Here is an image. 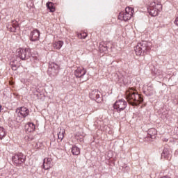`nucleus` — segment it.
Segmentation results:
<instances>
[{
    "label": "nucleus",
    "instance_id": "1",
    "mask_svg": "<svg viewBox=\"0 0 178 178\" xmlns=\"http://www.w3.org/2000/svg\"><path fill=\"white\" fill-rule=\"evenodd\" d=\"M127 100L133 106H136L137 105H140L144 99L143 98V95L139 94L137 90L134 89H129L126 92Z\"/></svg>",
    "mask_w": 178,
    "mask_h": 178
},
{
    "label": "nucleus",
    "instance_id": "2",
    "mask_svg": "<svg viewBox=\"0 0 178 178\" xmlns=\"http://www.w3.org/2000/svg\"><path fill=\"white\" fill-rule=\"evenodd\" d=\"M134 13V8L131 7H127L125 8V12L120 13L118 15V19L120 20H124V22H127L130 20L133 17V14Z\"/></svg>",
    "mask_w": 178,
    "mask_h": 178
},
{
    "label": "nucleus",
    "instance_id": "3",
    "mask_svg": "<svg viewBox=\"0 0 178 178\" xmlns=\"http://www.w3.org/2000/svg\"><path fill=\"white\" fill-rule=\"evenodd\" d=\"M162 9V6L161 4L155 3V1H152L150 3L147 10L151 16L155 17L158 16L159 13V10Z\"/></svg>",
    "mask_w": 178,
    "mask_h": 178
},
{
    "label": "nucleus",
    "instance_id": "4",
    "mask_svg": "<svg viewBox=\"0 0 178 178\" xmlns=\"http://www.w3.org/2000/svg\"><path fill=\"white\" fill-rule=\"evenodd\" d=\"M47 73L50 77H56L59 74V65L55 63H50Z\"/></svg>",
    "mask_w": 178,
    "mask_h": 178
},
{
    "label": "nucleus",
    "instance_id": "5",
    "mask_svg": "<svg viewBox=\"0 0 178 178\" xmlns=\"http://www.w3.org/2000/svg\"><path fill=\"white\" fill-rule=\"evenodd\" d=\"M30 55V49L19 48L17 49V56H18V58H20V59H22V60H26V59H29Z\"/></svg>",
    "mask_w": 178,
    "mask_h": 178
},
{
    "label": "nucleus",
    "instance_id": "6",
    "mask_svg": "<svg viewBox=\"0 0 178 178\" xmlns=\"http://www.w3.org/2000/svg\"><path fill=\"white\" fill-rule=\"evenodd\" d=\"M13 162L17 166L18 165H22L24 162H26V156L23 153H18L15 154L13 158Z\"/></svg>",
    "mask_w": 178,
    "mask_h": 178
},
{
    "label": "nucleus",
    "instance_id": "7",
    "mask_svg": "<svg viewBox=\"0 0 178 178\" xmlns=\"http://www.w3.org/2000/svg\"><path fill=\"white\" fill-rule=\"evenodd\" d=\"M113 106L114 109H116L119 112H122V111H124V109H126L127 102H126L124 99H120L115 102Z\"/></svg>",
    "mask_w": 178,
    "mask_h": 178
},
{
    "label": "nucleus",
    "instance_id": "8",
    "mask_svg": "<svg viewBox=\"0 0 178 178\" xmlns=\"http://www.w3.org/2000/svg\"><path fill=\"white\" fill-rule=\"evenodd\" d=\"M54 166V160L51 157H47L43 161V169L49 170Z\"/></svg>",
    "mask_w": 178,
    "mask_h": 178
},
{
    "label": "nucleus",
    "instance_id": "9",
    "mask_svg": "<svg viewBox=\"0 0 178 178\" xmlns=\"http://www.w3.org/2000/svg\"><path fill=\"white\" fill-rule=\"evenodd\" d=\"M16 112L19 118H26V116H29L30 113L29 108L26 107H21L20 108H17Z\"/></svg>",
    "mask_w": 178,
    "mask_h": 178
},
{
    "label": "nucleus",
    "instance_id": "10",
    "mask_svg": "<svg viewBox=\"0 0 178 178\" xmlns=\"http://www.w3.org/2000/svg\"><path fill=\"white\" fill-rule=\"evenodd\" d=\"M31 41H38L40 40V31L35 29L31 32L30 37Z\"/></svg>",
    "mask_w": 178,
    "mask_h": 178
},
{
    "label": "nucleus",
    "instance_id": "11",
    "mask_svg": "<svg viewBox=\"0 0 178 178\" xmlns=\"http://www.w3.org/2000/svg\"><path fill=\"white\" fill-rule=\"evenodd\" d=\"M139 45H140V47L142 48V51H143V52H145L151 49V47H152V43L147 41H143L141 43H139Z\"/></svg>",
    "mask_w": 178,
    "mask_h": 178
},
{
    "label": "nucleus",
    "instance_id": "12",
    "mask_svg": "<svg viewBox=\"0 0 178 178\" xmlns=\"http://www.w3.org/2000/svg\"><path fill=\"white\" fill-rule=\"evenodd\" d=\"M87 72L83 67H79L75 71H74V76L76 77H83L84 74H86Z\"/></svg>",
    "mask_w": 178,
    "mask_h": 178
},
{
    "label": "nucleus",
    "instance_id": "13",
    "mask_svg": "<svg viewBox=\"0 0 178 178\" xmlns=\"http://www.w3.org/2000/svg\"><path fill=\"white\" fill-rule=\"evenodd\" d=\"M65 42L63 40H56L52 42V47L54 49H57V51L60 50V48L63 47Z\"/></svg>",
    "mask_w": 178,
    "mask_h": 178
},
{
    "label": "nucleus",
    "instance_id": "14",
    "mask_svg": "<svg viewBox=\"0 0 178 178\" xmlns=\"http://www.w3.org/2000/svg\"><path fill=\"white\" fill-rule=\"evenodd\" d=\"M101 97V92H99L98 90H94L90 93V98L92 99H95V101H97V99H99Z\"/></svg>",
    "mask_w": 178,
    "mask_h": 178
},
{
    "label": "nucleus",
    "instance_id": "15",
    "mask_svg": "<svg viewBox=\"0 0 178 178\" xmlns=\"http://www.w3.org/2000/svg\"><path fill=\"white\" fill-rule=\"evenodd\" d=\"M26 133H33L35 130V124L33 122H28L25 126Z\"/></svg>",
    "mask_w": 178,
    "mask_h": 178
},
{
    "label": "nucleus",
    "instance_id": "16",
    "mask_svg": "<svg viewBox=\"0 0 178 178\" xmlns=\"http://www.w3.org/2000/svg\"><path fill=\"white\" fill-rule=\"evenodd\" d=\"M17 29H19V26L15 23L7 26V29L8 31H10V33H17Z\"/></svg>",
    "mask_w": 178,
    "mask_h": 178
},
{
    "label": "nucleus",
    "instance_id": "17",
    "mask_svg": "<svg viewBox=\"0 0 178 178\" xmlns=\"http://www.w3.org/2000/svg\"><path fill=\"white\" fill-rule=\"evenodd\" d=\"M47 8L50 10V12L54 13L55 12V4L52 2H47L46 3Z\"/></svg>",
    "mask_w": 178,
    "mask_h": 178
},
{
    "label": "nucleus",
    "instance_id": "18",
    "mask_svg": "<svg viewBox=\"0 0 178 178\" xmlns=\"http://www.w3.org/2000/svg\"><path fill=\"white\" fill-rule=\"evenodd\" d=\"M135 52L138 56H140V55H141V54H143V49L141 48V45H140V44H137V46L135 47Z\"/></svg>",
    "mask_w": 178,
    "mask_h": 178
},
{
    "label": "nucleus",
    "instance_id": "19",
    "mask_svg": "<svg viewBox=\"0 0 178 178\" xmlns=\"http://www.w3.org/2000/svg\"><path fill=\"white\" fill-rule=\"evenodd\" d=\"M72 155H80V148L75 145L73 146L72 147Z\"/></svg>",
    "mask_w": 178,
    "mask_h": 178
},
{
    "label": "nucleus",
    "instance_id": "20",
    "mask_svg": "<svg viewBox=\"0 0 178 178\" xmlns=\"http://www.w3.org/2000/svg\"><path fill=\"white\" fill-rule=\"evenodd\" d=\"M148 134L152 138L154 136H156V129L155 128H151L148 130Z\"/></svg>",
    "mask_w": 178,
    "mask_h": 178
},
{
    "label": "nucleus",
    "instance_id": "21",
    "mask_svg": "<svg viewBox=\"0 0 178 178\" xmlns=\"http://www.w3.org/2000/svg\"><path fill=\"white\" fill-rule=\"evenodd\" d=\"M88 35V33L86 32H81L80 33L77 34V37L79 38V40H84Z\"/></svg>",
    "mask_w": 178,
    "mask_h": 178
},
{
    "label": "nucleus",
    "instance_id": "22",
    "mask_svg": "<svg viewBox=\"0 0 178 178\" xmlns=\"http://www.w3.org/2000/svg\"><path fill=\"white\" fill-rule=\"evenodd\" d=\"M6 136V131L5 130V128L0 127V140H2L3 137Z\"/></svg>",
    "mask_w": 178,
    "mask_h": 178
},
{
    "label": "nucleus",
    "instance_id": "23",
    "mask_svg": "<svg viewBox=\"0 0 178 178\" xmlns=\"http://www.w3.org/2000/svg\"><path fill=\"white\" fill-rule=\"evenodd\" d=\"M33 149H40V142H33L32 144Z\"/></svg>",
    "mask_w": 178,
    "mask_h": 178
},
{
    "label": "nucleus",
    "instance_id": "24",
    "mask_svg": "<svg viewBox=\"0 0 178 178\" xmlns=\"http://www.w3.org/2000/svg\"><path fill=\"white\" fill-rule=\"evenodd\" d=\"M58 137L60 140H63V137H65V130H62L59 132Z\"/></svg>",
    "mask_w": 178,
    "mask_h": 178
},
{
    "label": "nucleus",
    "instance_id": "25",
    "mask_svg": "<svg viewBox=\"0 0 178 178\" xmlns=\"http://www.w3.org/2000/svg\"><path fill=\"white\" fill-rule=\"evenodd\" d=\"M17 70L16 66H13V67H12V70Z\"/></svg>",
    "mask_w": 178,
    "mask_h": 178
},
{
    "label": "nucleus",
    "instance_id": "26",
    "mask_svg": "<svg viewBox=\"0 0 178 178\" xmlns=\"http://www.w3.org/2000/svg\"><path fill=\"white\" fill-rule=\"evenodd\" d=\"M163 141H168V139L165 138V139H163Z\"/></svg>",
    "mask_w": 178,
    "mask_h": 178
},
{
    "label": "nucleus",
    "instance_id": "27",
    "mask_svg": "<svg viewBox=\"0 0 178 178\" xmlns=\"http://www.w3.org/2000/svg\"><path fill=\"white\" fill-rule=\"evenodd\" d=\"M1 108H2V106H0V112H1Z\"/></svg>",
    "mask_w": 178,
    "mask_h": 178
}]
</instances>
